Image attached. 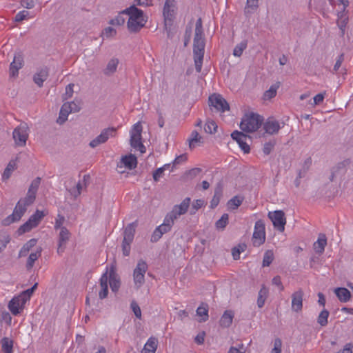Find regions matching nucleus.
Masks as SVG:
<instances>
[{"label":"nucleus","instance_id":"1","mask_svg":"<svg viewBox=\"0 0 353 353\" xmlns=\"http://www.w3.org/2000/svg\"><path fill=\"white\" fill-rule=\"evenodd\" d=\"M205 38L202 26V20L198 19L195 26V32L193 41V54L195 65V69L197 72H200L202 68L203 60L205 52Z\"/></svg>","mask_w":353,"mask_h":353},{"label":"nucleus","instance_id":"2","mask_svg":"<svg viewBox=\"0 0 353 353\" xmlns=\"http://www.w3.org/2000/svg\"><path fill=\"white\" fill-rule=\"evenodd\" d=\"M121 14L129 15L127 26L130 32H138L144 27L147 21L143 15V12L135 6H131L123 10Z\"/></svg>","mask_w":353,"mask_h":353},{"label":"nucleus","instance_id":"3","mask_svg":"<svg viewBox=\"0 0 353 353\" xmlns=\"http://www.w3.org/2000/svg\"><path fill=\"white\" fill-rule=\"evenodd\" d=\"M263 121L262 117L253 112L245 114L242 118L240 128L243 132H253L256 131Z\"/></svg>","mask_w":353,"mask_h":353},{"label":"nucleus","instance_id":"4","mask_svg":"<svg viewBox=\"0 0 353 353\" xmlns=\"http://www.w3.org/2000/svg\"><path fill=\"white\" fill-rule=\"evenodd\" d=\"M31 204L32 203H28L25 198L21 199L17 203L12 214L3 221V225H8L15 221H19L26 212L27 207Z\"/></svg>","mask_w":353,"mask_h":353},{"label":"nucleus","instance_id":"5","mask_svg":"<svg viewBox=\"0 0 353 353\" xmlns=\"http://www.w3.org/2000/svg\"><path fill=\"white\" fill-rule=\"evenodd\" d=\"M142 126L140 122L135 123L130 131V145L140 151L141 153L145 152V147L141 142Z\"/></svg>","mask_w":353,"mask_h":353},{"label":"nucleus","instance_id":"6","mask_svg":"<svg viewBox=\"0 0 353 353\" xmlns=\"http://www.w3.org/2000/svg\"><path fill=\"white\" fill-rule=\"evenodd\" d=\"M136 223L128 224L124 229L123 239L122 241V252L125 256H129L130 253V245L133 241L135 234Z\"/></svg>","mask_w":353,"mask_h":353},{"label":"nucleus","instance_id":"7","mask_svg":"<svg viewBox=\"0 0 353 353\" xmlns=\"http://www.w3.org/2000/svg\"><path fill=\"white\" fill-rule=\"evenodd\" d=\"M46 216L43 211L37 210L36 212L30 216L29 219L19 227L17 230L19 234H23L26 232L30 231L32 228H36L42 219Z\"/></svg>","mask_w":353,"mask_h":353},{"label":"nucleus","instance_id":"8","mask_svg":"<svg viewBox=\"0 0 353 353\" xmlns=\"http://www.w3.org/2000/svg\"><path fill=\"white\" fill-rule=\"evenodd\" d=\"M28 127L26 123H21L12 132V137L16 145L20 147L26 145L28 138Z\"/></svg>","mask_w":353,"mask_h":353},{"label":"nucleus","instance_id":"9","mask_svg":"<svg viewBox=\"0 0 353 353\" xmlns=\"http://www.w3.org/2000/svg\"><path fill=\"white\" fill-rule=\"evenodd\" d=\"M252 240L253 245L255 247H259L265 242V224L262 220H259L255 223L254 230Z\"/></svg>","mask_w":353,"mask_h":353},{"label":"nucleus","instance_id":"10","mask_svg":"<svg viewBox=\"0 0 353 353\" xmlns=\"http://www.w3.org/2000/svg\"><path fill=\"white\" fill-rule=\"evenodd\" d=\"M268 217L272 221L274 227L281 232L285 230V225L286 224V218L285 213L283 210H276L270 212Z\"/></svg>","mask_w":353,"mask_h":353},{"label":"nucleus","instance_id":"11","mask_svg":"<svg viewBox=\"0 0 353 353\" xmlns=\"http://www.w3.org/2000/svg\"><path fill=\"white\" fill-rule=\"evenodd\" d=\"M209 105L214 108L217 111L224 112L230 110L227 101L219 94H213L209 97Z\"/></svg>","mask_w":353,"mask_h":353},{"label":"nucleus","instance_id":"12","mask_svg":"<svg viewBox=\"0 0 353 353\" xmlns=\"http://www.w3.org/2000/svg\"><path fill=\"white\" fill-rule=\"evenodd\" d=\"M116 131L117 129L115 128L103 129L99 136L90 142L89 145L92 148H94L100 144L105 143L110 137H113L115 136Z\"/></svg>","mask_w":353,"mask_h":353},{"label":"nucleus","instance_id":"13","mask_svg":"<svg viewBox=\"0 0 353 353\" xmlns=\"http://www.w3.org/2000/svg\"><path fill=\"white\" fill-rule=\"evenodd\" d=\"M231 137L238 143L244 153L248 154L250 152V145L247 142L248 140L251 141V137L250 136L246 135L243 132L235 130L231 134Z\"/></svg>","mask_w":353,"mask_h":353},{"label":"nucleus","instance_id":"14","mask_svg":"<svg viewBox=\"0 0 353 353\" xmlns=\"http://www.w3.org/2000/svg\"><path fill=\"white\" fill-rule=\"evenodd\" d=\"M105 272H108V278L111 290L114 292H117L120 288L121 281L119 276L117 273L116 266L111 265Z\"/></svg>","mask_w":353,"mask_h":353},{"label":"nucleus","instance_id":"15","mask_svg":"<svg viewBox=\"0 0 353 353\" xmlns=\"http://www.w3.org/2000/svg\"><path fill=\"white\" fill-rule=\"evenodd\" d=\"M303 295L304 292L302 289H299L292 294V311L299 312L302 310Z\"/></svg>","mask_w":353,"mask_h":353},{"label":"nucleus","instance_id":"16","mask_svg":"<svg viewBox=\"0 0 353 353\" xmlns=\"http://www.w3.org/2000/svg\"><path fill=\"white\" fill-rule=\"evenodd\" d=\"M41 178L37 177L34 179L28 189V193L25 197L26 201L28 203H33L35 198H36V194L38 190V188L39 187V185L41 183Z\"/></svg>","mask_w":353,"mask_h":353},{"label":"nucleus","instance_id":"17","mask_svg":"<svg viewBox=\"0 0 353 353\" xmlns=\"http://www.w3.org/2000/svg\"><path fill=\"white\" fill-rule=\"evenodd\" d=\"M23 65V57L21 52H17L14 54L13 61L10 63V76L16 77L18 75V71Z\"/></svg>","mask_w":353,"mask_h":353},{"label":"nucleus","instance_id":"18","mask_svg":"<svg viewBox=\"0 0 353 353\" xmlns=\"http://www.w3.org/2000/svg\"><path fill=\"white\" fill-rule=\"evenodd\" d=\"M26 304V300L21 299V297H14L8 304V308L13 315H17L20 313V310L22 309Z\"/></svg>","mask_w":353,"mask_h":353},{"label":"nucleus","instance_id":"19","mask_svg":"<svg viewBox=\"0 0 353 353\" xmlns=\"http://www.w3.org/2000/svg\"><path fill=\"white\" fill-rule=\"evenodd\" d=\"M263 129L269 134H277L281 129L279 121L273 118H269L263 124Z\"/></svg>","mask_w":353,"mask_h":353},{"label":"nucleus","instance_id":"20","mask_svg":"<svg viewBox=\"0 0 353 353\" xmlns=\"http://www.w3.org/2000/svg\"><path fill=\"white\" fill-rule=\"evenodd\" d=\"M49 76V68L48 67H43L38 70L37 72L33 77L34 82L39 86L42 87L43 82L48 79Z\"/></svg>","mask_w":353,"mask_h":353},{"label":"nucleus","instance_id":"21","mask_svg":"<svg viewBox=\"0 0 353 353\" xmlns=\"http://www.w3.org/2000/svg\"><path fill=\"white\" fill-rule=\"evenodd\" d=\"M70 236V233L66 228H61L59 236V245L57 249V252L59 254L63 252L64 248H63V245H65L69 240Z\"/></svg>","mask_w":353,"mask_h":353},{"label":"nucleus","instance_id":"22","mask_svg":"<svg viewBox=\"0 0 353 353\" xmlns=\"http://www.w3.org/2000/svg\"><path fill=\"white\" fill-rule=\"evenodd\" d=\"M108 272H105L102 274L101 279H100V285H101V290L99 293V298L101 299H103L107 297L108 294Z\"/></svg>","mask_w":353,"mask_h":353},{"label":"nucleus","instance_id":"23","mask_svg":"<svg viewBox=\"0 0 353 353\" xmlns=\"http://www.w3.org/2000/svg\"><path fill=\"white\" fill-rule=\"evenodd\" d=\"M19 160V157H17L14 159H11L7 165L4 172L2 174V180L7 181L11 176L12 172L17 169V162Z\"/></svg>","mask_w":353,"mask_h":353},{"label":"nucleus","instance_id":"24","mask_svg":"<svg viewBox=\"0 0 353 353\" xmlns=\"http://www.w3.org/2000/svg\"><path fill=\"white\" fill-rule=\"evenodd\" d=\"M121 163L129 170H132L137 167V159L134 154H129L121 158Z\"/></svg>","mask_w":353,"mask_h":353},{"label":"nucleus","instance_id":"25","mask_svg":"<svg viewBox=\"0 0 353 353\" xmlns=\"http://www.w3.org/2000/svg\"><path fill=\"white\" fill-rule=\"evenodd\" d=\"M327 245V238L325 234H320L316 242L314 243V249L318 254H322L324 252Z\"/></svg>","mask_w":353,"mask_h":353},{"label":"nucleus","instance_id":"26","mask_svg":"<svg viewBox=\"0 0 353 353\" xmlns=\"http://www.w3.org/2000/svg\"><path fill=\"white\" fill-rule=\"evenodd\" d=\"M334 292L341 302L346 303L351 298V293L347 288H337L334 290Z\"/></svg>","mask_w":353,"mask_h":353},{"label":"nucleus","instance_id":"27","mask_svg":"<svg viewBox=\"0 0 353 353\" xmlns=\"http://www.w3.org/2000/svg\"><path fill=\"white\" fill-rule=\"evenodd\" d=\"M190 203V199L187 197L179 205H174L172 210L175 211L176 214L180 216L187 212Z\"/></svg>","mask_w":353,"mask_h":353},{"label":"nucleus","instance_id":"28","mask_svg":"<svg viewBox=\"0 0 353 353\" xmlns=\"http://www.w3.org/2000/svg\"><path fill=\"white\" fill-rule=\"evenodd\" d=\"M69 103H64L60 110L59 116L57 119V123L59 124H63L68 119V114L71 112V109H70Z\"/></svg>","mask_w":353,"mask_h":353},{"label":"nucleus","instance_id":"29","mask_svg":"<svg viewBox=\"0 0 353 353\" xmlns=\"http://www.w3.org/2000/svg\"><path fill=\"white\" fill-rule=\"evenodd\" d=\"M158 345V341L154 337H150L144 345L141 353H155Z\"/></svg>","mask_w":353,"mask_h":353},{"label":"nucleus","instance_id":"30","mask_svg":"<svg viewBox=\"0 0 353 353\" xmlns=\"http://www.w3.org/2000/svg\"><path fill=\"white\" fill-rule=\"evenodd\" d=\"M234 313L231 310H226L221 317L219 321L220 325L223 327H228L232 323Z\"/></svg>","mask_w":353,"mask_h":353},{"label":"nucleus","instance_id":"31","mask_svg":"<svg viewBox=\"0 0 353 353\" xmlns=\"http://www.w3.org/2000/svg\"><path fill=\"white\" fill-rule=\"evenodd\" d=\"M119 64V59L117 58L111 59L108 63L105 68L103 70L104 74L107 76L112 75L114 74Z\"/></svg>","mask_w":353,"mask_h":353},{"label":"nucleus","instance_id":"32","mask_svg":"<svg viewBox=\"0 0 353 353\" xmlns=\"http://www.w3.org/2000/svg\"><path fill=\"white\" fill-rule=\"evenodd\" d=\"M41 248H37V251L34 252H32L27 260L26 268L27 270H30L32 268L34 262L39 259V257L41 255Z\"/></svg>","mask_w":353,"mask_h":353},{"label":"nucleus","instance_id":"33","mask_svg":"<svg viewBox=\"0 0 353 353\" xmlns=\"http://www.w3.org/2000/svg\"><path fill=\"white\" fill-rule=\"evenodd\" d=\"M37 244V239H32L26 243L19 251V256L22 257L27 255L30 250L35 246Z\"/></svg>","mask_w":353,"mask_h":353},{"label":"nucleus","instance_id":"34","mask_svg":"<svg viewBox=\"0 0 353 353\" xmlns=\"http://www.w3.org/2000/svg\"><path fill=\"white\" fill-rule=\"evenodd\" d=\"M202 137L199 135V132L196 130H194L191 133V137L188 139L189 141V148L192 150L196 147V143H202L201 141Z\"/></svg>","mask_w":353,"mask_h":353},{"label":"nucleus","instance_id":"35","mask_svg":"<svg viewBox=\"0 0 353 353\" xmlns=\"http://www.w3.org/2000/svg\"><path fill=\"white\" fill-rule=\"evenodd\" d=\"M196 314L202 317L200 321H206L208 319V305L206 303H202L196 309Z\"/></svg>","mask_w":353,"mask_h":353},{"label":"nucleus","instance_id":"36","mask_svg":"<svg viewBox=\"0 0 353 353\" xmlns=\"http://www.w3.org/2000/svg\"><path fill=\"white\" fill-rule=\"evenodd\" d=\"M163 14L165 20V26H167L168 23H171L174 18V11L171 7L163 8Z\"/></svg>","mask_w":353,"mask_h":353},{"label":"nucleus","instance_id":"37","mask_svg":"<svg viewBox=\"0 0 353 353\" xmlns=\"http://www.w3.org/2000/svg\"><path fill=\"white\" fill-rule=\"evenodd\" d=\"M280 86V82H276L270 86V89L265 92L263 98L265 100L271 99L274 97L276 94L277 89Z\"/></svg>","mask_w":353,"mask_h":353},{"label":"nucleus","instance_id":"38","mask_svg":"<svg viewBox=\"0 0 353 353\" xmlns=\"http://www.w3.org/2000/svg\"><path fill=\"white\" fill-rule=\"evenodd\" d=\"M10 241V236L8 232L5 231H0V252L4 250Z\"/></svg>","mask_w":353,"mask_h":353},{"label":"nucleus","instance_id":"39","mask_svg":"<svg viewBox=\"0 0 353 353\" xmlns=\"http://www.w3.org/2000/svg\"><path fill=\"white\" fill-rule=\"evenodd\" d=\"M148 266L146 262L143 259H140L138 261L137 266L133 271V273L143 274L145 276V274L148 270Z\"/></svg>","mask_w":353,"mask_h":353},{"label":"nucleus","instance_id":"40","mask_svg":"<svg viewBox=\"0 0 353 353\" xmlns=\"http://www.w3.org/2000/svg\"><path fill=\"white\" fill-rule=\"evenodd\" d=\"M243 201V197L240 196H234L228 202V206L231 209H236Z\"/></svg>","mask_w":353,"mask_h":353},{"label":"nucleus","instance_id":"41","mask_svg":"<svg viewBox=\"0 0 353 353\" xmlns=\"http://www.w3.org/2000/svg\"><path fill=\"white\" fill-rule=\"evenodd\" d=\"M2 350L4 353H12L13 342L7 337L1 340Z\"/></svg>","mask_w":353,"mask_h":353},{"label":"nucleus","instance_id":"42","mask_svg":"<svg viewBox=\"0 0 353 353\" xmlns=\"http://www.w3.org/2000/svg\"><path fill=\"white\" fill-rule=\"evenodd\" d=\"M221 196H222V188L221 186H218L214 190V194L211 201V203H210L211 208H214L218 205Z\"/></svg>","mask_w":353,"mask_h":353},{"label":"nucleus","instance_id":"43","mask_svg":"<svg viewBox=\"0 0 353 353\" xmlns=\"http://www.w3.org/2000/svg\"><path fill=\"white\" fill-rule=\"evenodd\" d=\"M247 248V245L245 243L239 244L237 246L232 249V254L234 260H237L240 258V254L244 252Z\"/></svg>","mask_w":353,"mask_h":353},{"label":"nucleus","instance_id":"44","mask_svg":"<svg viewBox=\"0 0 353 353\" xmlns=\"http://www.w3.org/2000/svg\"><path fill=\"white\" fill-rule=\"evenodd\" d=\"M247 41H243L237 44L233 50V55L238 57H241L243 50L247 48Z\"/></svg>","mask_w":353,"mask_h":353},{"label":"nucleus","instance_id":"45","mask_svg":"<svg viewBox=\"0 0 353 353\" xmlns=\"http://www.w3.org/2000/svg\"><path fill=\"white\" fill-rule=\"evenodd\" d=\"M329 314L330 313L327 310H322L319 314L317 321L321 326H325L327 324Z\"/></svg>","mask_w":353,"mask_h":353},{"label":"nucleus","instance_id":"46","mask_svg":"<svg viewBox=\"0 0 353 353\" xmlns=\"http://www.w3.org/2000/svg\"><path fill=\"white\" fill-rule=\"evenodd\" d=\"M274 259V254L272 250H267L263 256V266L268 267L269 266Z\"/></svg>","mask_w":353,"mask_h":353},{"label":"nucleus","instance_id":"47","mask_svg":"<svg viewBox=\"0 0 353 353\" xmlns=\"http://www.w3.org/2000/svg\"><path fill=\"white\" fill-rule=\"evenodd\" d=\"M133 279L137 289H139L145 283V276L143 274L133 273Z\"/></svg>","mask_w":353,"mask_h":353},{"label":"nucleus","instance_id":"48","mask_svg":"<svg viewBox=\"0 0 353 353\" xmlns=\"http://www.w3.org/2000/svg\"><path fill=\"white\" fill-rule=\"evenodd\" d=\"M37 285V283H34L32 288L23 291L19 296L21 297V299L26 300V303L27 301L30 299V296H32L34 291L36 290Z\"/></svg>","mask_w":353,"mask_h":353},{"label":"nucleus","instance_id":"49","mask_svg":"<svg viewBox=\"0 0 353 353\" xmlns=\"http://www.w3.org/2000/svg\"><path fill=\"white\" fill-rule=\"evenodd\" d=\"M228 214H223L220 219H219L215 225L217 229H224L228 223Z\"/></svg>","mask_w":353,"mask_h":353},{"label":"nucleus","instance_id":"50","mask_svg":"<svg viewBox=\"0 0 353 353\" xmlns=\"http://www.w3.org/2000/svg\"><path fill=\"white\" fill-rule=\"evenodd\" d=\"M217 128V125L214 121H208L204 126V130L207 133L213 134L216 132Z\"/></svg>","mask_w":353,"mask_h":353},{"label":"nucleus","instance_id":"51","mask_svg":"<svg viewBox=\"0 0 353 353\" xmlns=\"http://www.w3.org/2000/svg\"><path fill=\"white\" fill-rule=\"evenodd\" d=\"M201 172V168H192L190 170L186 171L184 174V176L188 179H192L193 178L196 177Z\"/></svg>","mask_w":353,"mask_h":353},{"label":"nucleus","instance_id":"52","mask_svg":"<svg viewBox=\"0 0 353 353\" xmlns=\"http://www.w3.org/2000/svg\"><path fill=\"white\" fill-rule=\"evenodd\" d=\"M179 217V216L176 214V212L172 210L171 212L167 214L164 219L166 221V222L173 225L175 220H176Z\"/></svg>","mask_w":353,"mask_h":353},{"label":"nucleus","instance_id":"53","mask_svg":"<svg viewBox=\"0 0 353 353\" xmlns=\"http://www.w3.org/2000/svg\"><path fill=\"white\" fill-rule=\"evenodd\" d=\"M204 201L202 199H196L192 204L190 214H194L196 212L204 205Z\"/></svg>","mask_w":353,"mask_h":353},{"label":"nucleus","instance_id":"54","mask_svg":"<svg viewBox=\"0 0 353 353\" xmlns=\"http://www.w3.org/2000/svg\"><path fill=\"white\" fill-rule=\"evenodd\" d=\"M130 307L132 310L133 311L134 315L138 319H141V310L140 307L139 306L138 303L135 301H132L130 304Z\"/></svg>","mask_w":353,"mask_h":353},{"label":"nucleus","instance_id":"55","mask_svg":"<svg viewBox=\"0 0 353 353\" xmlns=\"http://www.w3.org/2000/svg\"><path fill=\"white\" fill-rule=\"evenodd\" d=\"M122 14L120 13L119 15L116 17L114 19H112L109 21V24L112 26H122L125 23V19L123 17L121 16Z\"/></svg>","mask_w":353,"mask_h":353},{"label":"nucleus","instance_id":"56","mask_svg":"<svg viewBox=\"0 0 353 353\" xmlns=\"http://www.w3.org/2000/svg\"><path fill=\"white\" fill-rule=\"evenodd\" d=\"M102 34L106 38H112L117 34V31L112 27H107L103 30Z\"/></svg>","mask_w":353,"mask_h":353},{"label":"nucleus","instance_id":"57","mask_svg":"<svg viewBox=\"0 0 353 353\" xmlns=\"http://www.w3.org/2000/svg\"><path fill=\"white\" fill-rule=\"evenodd\" d=\"M172 225H170L169 223L166 222V221L164 219L163 223L158 226L157 228L160 232H162V234H165L168 232H170L172 229Z\"/></svg>","mask_w":353,"mask_h":353},{"label":"nucleus","instance_id":"58","mask_svg":"<svg viewBox=\"0 0 353 353\" xmlns=\"http://www.w3.org/2000/svg\"><path fill=\"white\" fill-rule=\"evenodd\" d=\"M29 16V12L26 10H22L18 12L14 18V21L17 22L22 21L27 19V17Z\"/></svg>","mask_w":353,"mask_h":353},{"label":"nucleus","instance_id":"59","mask_svg":"<svg viewBox=\"0 0 353 353\" xmlns=\"http://www.w3.org/2000/svg\"><path fill=\"white\" fill-rule=\"evenodd\" d=\"M347 21H348L347 17L338 19V20H337V25H338L339 28H340V30H341L342 35H343L345 33V28L347 25Z\"/></svg>","mask_w":353,"mask_h":353},{"label":"nucleus","instance_id":"60","mask_svg":"<svg viewBox=\"0 0 353 353\" xmlns=\"http://www.w3.org/2000/svg\"><path fill=\"white\" fill-rule=\"evenodd\" d=\"M274 147V143L270 142V141L265 143L264 144L263 148V153L266 155H268L269 154H270V152L273 150Z\"/></svg>","mask_w":353,"mask_h":353},{"label":"nucleus","instance_id":"61","mask_svg":"<svg viewBox=\"0 0 353 353\" xmlns=\"http://www.w3.org/2000/svg\"><path fill=\"white\" fill-rule=\"evenodd\" d=\"M65 221V217L61 214H58L57 219H56L55 224H54V228L56 230L60 229L61 228H64L63 226V224Z\"/></svg>","mask_w":353,"mask_h":353},{"label":"nucleus","instance_id":"62","mask_svg":"<svg viewBox=\"0 0 353 353\" xmlns=\"http://www.w3.org/2000/svg\"><path fill=\"white\" fill-rule=\"evenodd\" d=\"M281 340L280 339H276L274 340V348L272 350V353H281Z\"/></svg>","mask_w":353,"mask_h":353},{"label":"nucleus","instance_id":"63","mask_svg":"<svg viewBox=\"0 0 353 353\" xmlns=\"http://www.w3.org/2000/svg\"><path fill=\"white\" fill-rule=\"evenodd\" d=\"M344 54L342 53L338 57H337V59H336V61L334 65V68H333V70L334 72H336L338 71V70L340 68V67L341 66V64L344 61Z\"/></svg>","mask_w":353,"mask_h":353},{"label":"nucleus","instance_id":"64","mask_svg":"<svg viewBox=\"0 0 353 353\" xmlns=\"http://www.w3.org/2000/svg\"><path fill=\"white\" fill-rule=\"evenodd\" d=\"M165 171V168H159L155 170L153 173V179L155 181H158L161 177L163 176V172Z\"/></svg>","mask_w":353,"mask_h":353}]
</instances>
